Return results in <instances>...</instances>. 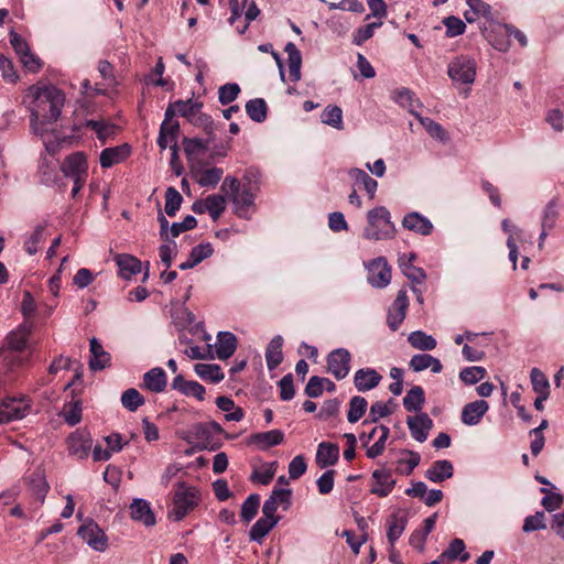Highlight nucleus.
<instances>
[{"label":"nucleus","mask_w":564,"mask_h":564,"mask_svg":"<svg viewBox=\"0 0 564 564\" xmlns=\"http://www.w3.org/2000/svg\"><path fill=\"white\" fill-rule=\"evenodd\" d=\"M284 434L280 430L253 433L248 438V444L256 445L260 451H267L283 442Z\"/></svg>","instance_id":"obj_23"},{"label":"nucleus","mask_w":564,"mask_h":564,"mask_svg":"<svg viewBox=\"0 0 564 564\" xmlns=\"http://www.w3.org/2000/svg\"><path fill=\"white\" fill-rule=\"evenodd\" d=\"M260 507L259 495H250L241 505L240 517L242 521L250 522L258 513Z\"/></svg>","instance_id":"obj_56"},{"label":"nucleus","mask_w":564,"mask_h":564,"mask_svg":"<svg viewBox=\"0 0 564 564\" xmlns=\"http://www.w3.org/2000/svg\"><path fill=\"white\" fill-rule=\"evenodd\" d=\"M61 170L69 178L86 177L88 165L85 154L75 152L66 156L61 165Z\"/></svg>","instance_id":"obj_16"},{"label":"nucleus","mask_w":564,"mask_h":564,"mask_svg":"<svg viewBox=\"0 0 564 564\" xmlns=\"http://www.w3.org/2000/svg\"><path fill=\"white\" fill-rule=\"evenodd\" d=\"M368 282L377 289H383L391 282V268L386 258L379 257L367 264Z\"/></svg>","instance_id":"obj_10"},{"label":"nucleus","mask_w":564,"mask_h":564,"mask_svg":"<svg viewBox=\"0 0 564 564\" xmlns=\"http://www.w3.org/2000/svg\"><path fill=\"white\" fill-rule=\"evenodd\" d=\"M408 426L412 437L422 443L426 441L430 430L433 427V421L426 413H419L408 417Z\"/></svg>","instance_id":"obj_17"},{"label":"nucleus","mask_w":564,"mask_h":564,"mask_svg":"<svg viewBox=\"0 0 564 564\" xmlns=\"http://www.w3.org/2000/svg\"><path fill=\"white\" fill-rule=\"evenodd\" d=\"M78 535L95 551L104 552L108 546L107 535L94 521L80 525Z\"/></svg>","instance_id":"obj_11"},{"label":"nucleus","mask_w":564,"mask_h":564,"mask_svg":"<svg viewBox=\"0 0 564 564\" xmlns=\"http://www.w3.org/2000/svg\"><path fill=\"white\" fill-rule=\"evenodd\" d=\"M62 415L68 425H76L82 420V402L79 400H72L66 403Z\"/></svg>","instance_id":"obj_55"},{"label":"nucleus","mask_w":564,"mask_h":564,"mask_svg":"<svg viewBox=\"0 0 564 564\" xmlns=\"http://www.w3.org/2000/svg\"><path fill=\"white\" fill-rule=\"evenodd\" d=\"M171 386L184 395H193L199 401L205 399V388L197 381L186 380L182 375H177Z\"/></svg>","instance_id":"obj_26"},{"label":"nucleus","mask_w":564,"mask_h":564,"mask_svg":"<svg viewBox=\"0 0 564 564\" xmlns=\"http://www.w3.org/2000/svg\"><path fill=\"white\" fill-rule=\"evenodd\" d=\"M425 402L424 391L420 386L411 388L403 398V406L409 412L421 411Z\"/></svg>","instance_id":"obj_44"},{"label":"nucleus","mask_w":564,"mask_h":564,"mask_svg":"<svg viewBox=\"0 0 564 564\" xmlns=\"http://www.w3.org/2000/svg\"><path fill=\"white\" fill-rule=\"evenodd\" d=\"M169 107H173L175 115L178 113L195 126H202L206 130H210L213 127V120L209 116L202 112L203 104L198 100H177Z\"/></svg>","instance_id":"obj_7"},{"label":"nucleus","mask_w":564,"mask_h":564,"mask_svg":"<svg viewBox=\"0 0 564 564\" xmlns=\"http://www.w3.org/2000/svg\"><path fill=\"white\" fill-rule=\"evenodd\" d=\"M215 347L219 359H228L237 348V337L230 332H219Z\"/></svg>","instance_id":"obj_32"},{"label":"nucleus","mask_w":564,"mask_h":564,"mask_svg":"<svg viewBox=\"0 0 564 564\" xmlns=\"http://www.w3.org/2000/svg\"><path fill=\"white\" fill-rule=\"evenodd\" d=\"M468 10L464 12V17L468 23H473L480 18L489 23V32L497 35H523L520 31L507 23L495 22L491 14V7L482 0H467Z\"/></svg>","instance_id":"obj_3"},{"label":"nucleus","mask_w":564,"mask_h":564,"mask_svg":"<svg viewBox=\"0 0 564 564\" xmlns=\"http://www.w3.org/2000/svg\"><path fill=\"white\" fill-rule=\"evenodd\" d=\"M454 467L447 459L434 462L425 471V478L432 482H442L453 477Z\"/></svg>","instance_id":"obj_28"},{"label":"nucleus","mask_w":564,"mask_h":564,"mask_svg":"<svg viewBox=\"0 0 564 564\" xmlns=\"http://www.w3.org/2000/svg\"><path fill=\"white\" fill-rule=\"evenodd\" d=\"M26 480L29 484V489L34 496L35 500L39 502V505H42L50 488L45 480L43 470L40 468L35 469L30 476H28Z\"/></svg>","instance_id":"obj_27"},{"label":"nucleus","mask_w":564,"mask_h":564,"mask_svg":"<svg viewBox=\"0 0 564 564\" xmlns=\"http://www.w3.org/2000/svg\"><path fill=\"white\" fill-rule=\"evenodd\" d=\"M488 410L489 404L485 400L467 403L462 410V422L466 425H476L481 421Z\"/></svg>","instance_id":"obj_24"},{"label":"nucleus","mask_w":564,"mask_h":564,"mask_svg":"<svg viewBox=\"0 0 564 564\" xmlns=\"http://www.w3.org/2000/svg\"><path fill=\"white\" fill-rule=\"evenodd\" d=\"M25 98L29 99L31 128L36 134L44 132L43 123H53L59 119L66 101L62 89L44 82L30 86Z\"/></svg>","instance_id":"obj_1"},{"label":"nucleus","mask_w":564,"mask_h":564,"mask_svg":"<svg viewBox=\"0 0 564 564\" xmlns=\"http://www.w3.org/2000/svg\"><path fill=\"white\" fill-rule=\"evenodd\" d=\"M392 99L401 107L405 108L412 115L416 116V108H421L422 104L415 98V95L409 88H400L393 91Z\"/></svg>","instance_id":"obj_40"},{"label":"nucleus","mask_w":564,"mask_h":564,"mask_svg":"<svg viewBox=\"0 0 564 564\" xmlns=\"http://www.w3.org/2000/svg\"><path fill=\"white\" fill-rule=\"evenodd\" d=\"M68 452L78 459L86 458L91 451L93 440L86 430H77L67 438Z\"/></svg>","instance_id":"obj_15"},{"label":"nucleus","mask_w":564,"mask_h":564,"mask_svg":"<svg viewBox=\"0 0 564 564\" xmlns=\"http://www.w3.org/2000/svg\"><path fill=\"white\" fill-rule=\"evenodd\" d=\"M339 458V447L336 444L323 442L316 452V464L321 468L333 466Z\"/></svg>","instance_id":"obj_31"},{"label":"nucleus","mask_w":564,"mask_h":564,"mask_svg":"<svg viewBox=\"0 0 564 564\" xmlns=\"http://www.w3.org/2000/svg\"><path fill=\"white\" fill-rule=\"evenodd\" d=\"M373 485L370 489L372 495L378 497H387L393 490L395 486V479L388 469H376L372 471Z\"/></svg>","instance_id":"obj_18"},{"label":"nucleus","mask_w":564,"mask_h":564,"mask_svg":"<svg viewBox=\"0 0 564 564\" xmlns=\"http://www.w3.org/2000/svg\"><path fill=\"white\" fill-rule=\"evenodd\" d=\"M283 338L280 335L274 336L265 349L267 366L270 370L275 369L283 360Z\"/></svg>","instance_id":"obj_38"},{"label":"nucleus","mask_w":564,"mask_h":564,"mask_svg":"<svg viewBox=\"0 0 564 564\" xmlns=\"http://www.w3.org/2000/svg\"><path fill=\"white\" fill-rule=\"evenodd\" d=\"M285 52L288 53V64H289V78L291 82H299L301 79V66H302V56L296 46L289 42L285 47Z\"/></svg>","instance_id":"obj_37"},{"label":"nucleus","mask_w":564,"mask_h":564,"mask_svg":"<svg viewBox=\"0 0 564 564\" xmlns=\"http://www.w3.org/2000/svg\"><path fill=\"white\" fill-rule=\"evenodd\" d=\"M414 258L415 256L411 254L408 261H405V256H402L399 259L400 268L402 269V272L408 276V279L415 283H422L425 280L426 275L421 268L412 265L411 262Z\"/></svg>","instance_id":"obj_52"},{"label":"nucleus","mask_w":564,"mask_h":564,"mask_svg":"<svg viewBox=\"0 0 564 564\" xmlns=\"http://www.w3.org/2000/svg\"><path fill=\"white\" fill-rule=\"evenodd\" d=\"M408 341L413 348L423 351L433 350L437 345V341L433 336L427 335L422 330L410 333L408 336Z\"/></svg>","instance_id":"obj_42"},{"label":"nucleus","mask_w":564,"mask_h":564,"mask_svg":"<svg viewBox=\"0 0 564 564\" xmlns=\"http://www.w3.org/2000/svg\"><path fill=\"white\" fill-rule=\"evenodd\" d=\"M415 117L432 138L441 141L446 140V132L440 123L429 117H423L420 113H417Z\"/></svg>","instance_id":"obj_59"},{"label":"nucleus","mask_w":564,"mask_h":564,"mask_svg":"<svg viewBox=\"0 0 564 564\" xmlns=\"http://www.w3.org/2000/svg\"><path fill=\"white\" fill-rule=\"evenodd\" d=\"M221 192L230 195L235 213L240 218H248L250 208L254 205V193L251 187L241 188L240 181L235 176H226L221 184Z\"/></svg>","instance_id":"obj_2"},{"label":"nucleus","mask_w":564,"mask_h":564,"mask_svg":"<svg viewBox=\"0 0 564 564\" xmlns=\"http://www.w3.org/2000/svg\"><path fill=\"white\" fill-rule=\"evenodd\" d=\"M30 332L31 326L22 324L7 336V347L0 349V364L10 370L23 364L18 352L25 347Z\"/></svg>","instance_id":"obj_6"},{"label":"nucleus","mask_w":564,"mask_h":564,"mask_svg":"<svg viewBox=\"0 0 564 564\" xmlns=\"http://www.w3.org/2000/svg\"><path fill=\"white\" fill-rule=\"evenodd\" d=\"M89 346L91 352L89 368L96 371L108 367L110 364V355L102 348L101 344L96 338H91Z\"/></svg>","instance_id":"obj_34"},{"label":"nucleus","mask_w":564,"mask_h":564,"mask_svg":"<svg viewBox=\"0 0 564 564\" xmlns=\"http://www.w3.org/2000/svg\"><path fill=\"white\" fill-rule=\"evenodd\" d=\"M131 153L128 143H123L112 148H106L101 151L99 162L101 167L109 169L116 164L123 162Z\"/></svg>","instance_id":"obj_20"},{"label":"nucleus","mask_w":564,"mask_h":564,"mask_svg":"<svg viewBox=\"0 0 564 564\" xmlns=\"http://www.w3.org/2000/svg\"><path fill=\"white\" fill-rule=\"evenodd\" d=\"M116 263L119 268V275L124 280H130L141 271V261L131 254H118Z\"/></svg>","instance_id":"obj_30"},{"label":"nucleus","mask_w":564,"mask_h":564,"mask_svg":"<svg viewBox=\"0 0 564 564\" xmlns=\"http://www.w3.org/2000/svg\"><path fill=\"white\" fill-rule=\"evenodd\" d=\"M85 126L91 129L97 138L106 143L108 140H111L117 134L118 127L113 123H109L104 120H87Z\"/></svg>","instance_id":"obj_39"},{"label":"nucleus","mask_w":564,"mask_h":564,"mask_svg":"<svg viewBox=\"0 0 564 564\" xmlns=\"http://www.w3.org/2000/svg\"><path fill=\"white\" fill-rule=\"evenodd\" d=\"M409 307L406 290H400L388 311L387 324L391 330L395 332L405 318Z\"/></svg>","instance_id":"obj_14"},{"label":"nucleus","mask_w":564,"mask_h":564,"mask_svg":"<svg viewBox=\"0 0 564 564\" xmlns=\"http://www.w3.org/2000/svg\"><path fill=\"white\" fill-rule=\"evenodd\" d=\"M130 517L132 520L143 523L147 527L155 524V517L150 503L144 499H134L130 505Z\"/></svg>","instance_id":"obj_25"},{"label":"nucleus","mask_w":564,"mask_h":564,"mask_svg":"<svg viewBox=\"0 0 564 564\" xmlns=\"http://www.w3.org/2000/svg\"><path fill=\"white\" fill-rule=\"evenodd\" d=\"M144 388L151 392L160 393L166 387V375L162 368L155 367L143 376Z\"/></svg>","instance_id":"obj_35"},{"label":"nucleus","mask_w":564,"mask_h":564,"mask_svg":"<svg viewBox=\"0 0 564 564\" xmlns=\"http://www.w3.org/2000/svg\"><path fill=\"white\" fill-rule=\"evenodd\" d=\"M560 203L558 198H552L544 207L542 214L541 225L542 228H553L558 218Z\"/></svg>","instance_id":"obj_53"},{"label":"nucleus","mask_w":564,"mask_h":564,"mask_svg":"<svg viewBox=\"0 0 564 564\" xmlns=\"http://www.w3.org/2000/svg\"><path fill=\"white\" fill-rule=\"evenodd\" d=\"M382 380V376L372 368H362L355 372L354 384L359 392L375 389Z\"/></svg>","instance_id":"obj_21"},{"label":"nucleus","mask_w":564,"mask_h":564,"mask_svg":"<svg viewBox=\"0 0 564 564\" xmlns=\"http://www.w3.org/2000/svg\"><path fill=\"white\" fill-rule=\"evenodd\" d=\"M246 112L256 122H263L267 119L268 107L262 98H254L246 104Z\"/></svg>","instance_id":"obj_47"},{"label":"nucleus","mask_w":564,"mask_h":564,"mask_svg":"<svg viewBox=\"0 0 564 564\" xmlns=\"http://www.w3.org/2000/svg\"><path fill=\"white\" fill-rule=\"evenodd\" d=\"M350 352L345 348H337L327 356V370L337 379L347 377L350 370Z\"/></svg>","instance_id":"obj_12"},{"label":"nucleus","mask_w":564,"mask_h":564,"mask_svg":"<svg viewBox=\"0 0 564 564\" xmlns=\"http://www.w3.org/2000/svg\"><path fill=\"white\" fill-rule=\"evenodd\" d=\"M441 555L447 563L454 560H459L464 563L469 558V554L465 552V543L460 539H454Z\"/></svg>","instance_id":"obj_46"},{"label":"nucleus","mask_w":564,"mask_h":564,"mask_svg":"<svg viewBox=\"0 0 564 564\" xmlns=\"http://www.w3.org/2000/svg\"><path fill=\"white\" fill-rule=\"evenodd\" d=\"M487 371L484 367H466L459 372V378L467 384H475L485 378Z\"/></svg>","instance_id":"obj_62"},{"label":"nucleus","mask_w":564,"mask_h":564,"mask_svg":"<svg viewBox=\"0 0 564 564\" xmlns=\"http://www.w3.org/2000/svg\"><path fill=\"white\" fill-rule=\"evenodd\" d=\"M402 226L415 234L427 236L433 231V224L417 212H411L403 217Z\"/></svg>","instance_id":"obj_22"},{"label":"nucleus","mask_w":564,"mask_h":564,"mask_svg":"<svg viewBox=\"0 0 564 564\" xmlns=\"http://www.w3.org/2000/svg\"><path fill=\"white\" fill-rule=\"evenodd\" d=\"M45 226L37 225L34 230L30 234V236L24 241V250L33 256L37 252L39 246L45 239Z\"/></svg>","instance_id":"obj_54"},{"label":"nucleus","mask_w":564,"mask_h":564,"mask_svg":"<svg viewBox=\"0 0 564 564\" xmlns=\"http://www.w3.org/2000/svg\"><path fill=\"white\" fill-rule=\"evenodd\" d=\"M202 495L197 487L178 482L173 496V507L169 516L175 521L183 520L200 502Z\"/></svg>","instance_id":"obj_4"},{"label":"nucleus","mask_w":564,"mask_h":564,"mask_svg":"<svg viewBox=\"0 0 564 564\" xmlns=\"http://www.w3.org/2000/svg\"><path fill=\"white\" fill-rule=\"evenodd\" d=\"M216 405L218 406L219 410L228 412L225 415V419L227 421L239 422L243 419V410L241 408L236 406L234 400L229 397H218L216 399Z\"/></svg>","instance_id":"obj_43"},{"label":"nucleus","mask_w":564,"mask_h":564,"mask_svg":"<svg viewBox=\"0 0 564 564\" xmlns=\"http://www.w3.org/2000/svg\"><path fill=\"white\" fill-rule=\"evenodd\" d=\"M368 402L364 397L355 395L349 401L347 420L349 423L358 422L366 413Z\"/></svg>","instance_id":"obj_49"},{"label":"nucleus","mask_w":564,"mask_h":564,"mask_svg":"<svg viewBox=\"0 0 564 564\" xmlns=\"http://www.w3.org/2000/svg\"><path fill=\"white\" fill-rule=\"evenodd\" d=\"M30 408V400L25 397L3 400L0 404V424L23 419L29 413Z\"/></svg>","instance_id":"obj_9"},{"label":"nucleus","mask_w":564,"mask_h":564,"mask_svg":"<svg viewBox=\"0 0 564 564\" xmlns=\"http://www.w3.org/2000/svg\"><path fill=\"white\" fill-rule=\"evenodd\" d=\"M174 116L175 110H173V107H167L158 138V145L161 150L167 149L170 143H176V138L180 132V123L173 119Z\"/></svg>","instance_id":"obj_13"},{"label":"nucleus","mask_w":564,"mask_h":564,"mask_svg":"<svg viewBox=\"0 0 564 564\" xmlns=\"http://www.w3.org/2000/svg\"><path fill=\"white\" fill-rule=\"evenodd\" d=\"M210 140H203L199 138H184L183 147L184 152L188 160H193L200 153L205 152L208 149Z\"/></svg>","instance_id":"obj_48"},{"label":"nucleus","mask_w":564,"mask_h":564,"mask_svg":"<svg viewBox=\"0 0 564 564\" xmlns=\"http://www.w3.org/2000/svg\"><path fill=\"white\" fill-rule=\"evenodd\" d=\"M409 367L414 372H420L430 368L433 373H440L443 369V365L440 359L429 354L414 355L409 362Z\"/></svg>","instance_id":"obj_29"},{"label":"nucleus","mask_w":564,"mask_h":564,"mask_svg":"<svg viewBox=\"0 0 564 564\" xmlns=\"http://www.w3.org/2000/svg\"><path fill=\"white\" fill-rule=\"evenodd\" d=\"M447 73L453 82L470 85L476 77V62L466 56L456 57L449 63Z\"/></svg>","instance_id":"obj_8"},{"label":"nucleus","mask_w":564,"mask_h":564,"mask_svg":"<svg viewBox=\"0 0 564 564\" xmlns=\"http://www.w3.org/2000/svg\"><path fill=\"white\" fill-rule=\"evenodd\" d=\"M393 404V400H389L388 403H383L381 401H377L371 404L368 419L364 421V424L368 422L376 423L380 419L386 417L392 413V409L389 406Z\"/></svg>","instance_id":"obj_57"},{"label":"nucleus","mask_w":564,"mask_h":564,"mask_svg":"<svg viewBox=\"0 0 564 564\" xmlns=\"http://www.w3.org/2000/svg\"><path fill=\"white\" fill-rule=\"evenodd\" d=\"M321 120L337 130L344 129L343 111L338 106H327L321 115Z\"/></svg>","instance_id":"obj_51"},{"label":"nucleus","mask_w":564,"mask_h":564,"mask_svg":"<svg viewBox=\"0 0 564 564\" xmlns=\"http://www.w3.org/2000/svg\"><path fill=\"white\" fill-rule=\"evenodd\" d=\"M379 431L381 432L380 437L367 449V457L369 458H376L380 456L384 448H386V442L390 435V430L386 425H380Z\"/></svg>","instance_id":"obj_61"},{"label":"nucleus","mask_w":564,"mask_h":564,"mask_svg":"<svg viewBox=\"0 0 564 564\" xmlns=\"http://www.w3.org/2000/svg\"><path fill=\"white\" fill-rule=\"evenodd\" d=\"M279 519H270L264 516L259 518L249 531V538L259 544L263 542V539L269 532L278 524Z\"/></svg>","instance_id":"obj_36"},{"label":"nucleus","mask_w":564,"mask_h":564,"mask_svg":"<svg viewBox=\"0 0 564 564\" xmlns=\"http://www.w3.org/2000/svg\"><path fill=\"white\" fill-rule=\"evenodd\" d=\"M144 402L145 400L142 394L134 388H130L121 394V403L129 411H135Z\"/></svg>","instance_id":"obj_58"},{"label":"nucleus","mask_w":564,"mask_h":564,"mask_svg":"<svg viewBox=\"0 0 564 564\" xmlns=\"http://www.w3.org/2000/svg\"><path fill=\"white\" fill-rule=\"evenodd\" d=\"M183 202L182 195L174 187H169L165 192V213L173 217L180 209Z\"/></svg>","instance_id":"obj_60"},{"label":"nucleus","mask_w":564,"mask_h":564,"mask_svg":"<svg viewBox=\"0 0 564 564\" xmlns=\"http://www.w3.org/2000/svg\"><path fill=\"white\" fill-rule=\"evenodd\" d=\"M367 221L368 225L365 228L364 238L368 240H386L394 236V225L386 207L380 206L369 210Z\"/></svg>","instance_id":"obj_5"},{"label":"nucleus","mask_w":564,"mask_h":564,"mask_svg":"<svg viewBox=\"0 0 564 564\" xmlns=\"http://www.w3.org/2000/svg\"><path fill=\"white\" fill-rule=\"evenodd\" d=\"M223 175L224 170L220 167L205 169L196 173V182L203 187H215Z\"/></svg>","instance_id":"obj_45"},{"label":"nucleus","mask_w":564,"mask_h":564,"mask_svg":"<svg viewBox=\"0 0 564 564\" xmlns=\"http://www.w3.org/2000/svg\"><path fill=\"white\" fill-rule=\"evenodd\" d=\"M240 87L236 83L225 84L219 87L218 100L221 105H228L232 102L239 95Z\"/></svg>","instance_id":"obj_64"},{"label":"nucleus","mask_w":564,"mask_h":564,"mask_svg":"<svg viewBox=\"0 0 564 564\" xmlns=\"http://www.w3.org/2000/svg\"><path fill=\"white\" fill-rule=\"evenodd\" d=\"M205 200L207 204V213L210 215L213 220L216 221L226 209L227 200L225 195L212 194L208 195Z\"/></svg>","instance_id":"obj_50"},{"label":"nucleus","mask_w":564,"mask_h":564,"mask_svg":"<svg viewBox=\"0 0 564 564\" xmlns=\"http://www.w3.org/2000/svg\"><path fill=\"white\" fill-rule=\"evenodd\" d=\"M408 519L401 512L392 513L387 520V539L391 546L398 541L406 528Z\"/></svg>","instance_id":"obj_33"},{"label":"nucleus","mask_w":564,"mask_h":564,"mask_svg":"<svg viewBox=\"0 0 564 564\" xmlns=\"http://www.w3.org/2000/svg\"><path fill=\"white\" fill-rule=\"evenodd\" d=\"M194 370L200 379L213 383L220 382L225 377L220 366L216 364H196Z\"/></svg>","instance_id":"obj_41"},{"label":"nucleus","mask_w":564,"mask_h":564,"mask_svg":"<svg viewBox=\"0 0 564 564\" xmlns=\"http://www.w3.org/2000/svg\"><path fill=\"white\" fill-rule=\"evenodd\" d=\"M531 383L538 394H550V383L545 375L538 368L531 370Z\"/></svg>","instance_id":"obj_63"},{"label":"nucleus","mask_w":564,"mask_h":564,"mask_svg":"<svg viewBox=\"0 0 564 564\" xmlns=\"http://www.w3.org/2000/svg\"><path fill=\"white\" fill-rule=\"evenodd\" d=\"M368 8L371 14H368L366 20H369L372 15L378 21L368 22L366 25L358 30V35H372L375 30L382 25L380 21L383 17L387 15V6L383 0H367Z\"/></svg>","instance_id":"obj_19"}]
</instances>
